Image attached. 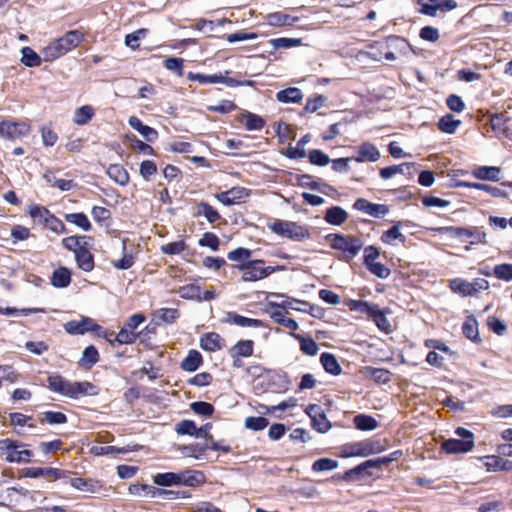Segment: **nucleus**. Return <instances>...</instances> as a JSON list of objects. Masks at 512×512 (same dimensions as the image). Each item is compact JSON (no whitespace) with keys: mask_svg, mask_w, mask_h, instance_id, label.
Segmentation results:
<instances>
[{"mask_svg":"<svg viewBox=\"0 0 512 512\" xmlns=\"http://www.w3.org/2000/svg\"><path fill=\"white\" fill-rule=\"evenodd\" d=\"M91 236L73 235L62 239L63 247L74 253L77 267L84 272H91L95 268L94 255L88 248Z\"/></svg>","mask_w":512,"mask_h":512,"instance_id":"1","label":"nucleus"},{"mask_svg":"<svg viewBox=\"0 0 512 512\" xmlns=\"http://www.w3.org/2000/svg\"><path fill=\"white\" fill-rule=\"evenodd\" d=\"M83 40V32L80 30H70L63 36L55 39L41 51L43 60L45 62H52L78 47Z\"/></svg>","mask_w":512,"mask_h":512,"instance_id":"2","label":"nucleus"},{"mask_svg":"<svg viewBox=\"0 0 512 512\" xmlns=\"http://www.w3.org/2000/svg\"><path fill=\"white\" fill-rule=\"evenodd\" d=\"M325 238L333 249L343 253V258L346 261L356 257L363 247V242L360 238L350 235L329 234Z\"/></svg>","mask_w":512,"mask_h":512,"instance_id":"3","label":"nucleus"},{"mask_svg":"<svg viewBox=\"0 0 512 512\" xmlns=\"http://www.w3.org/2000/svg\"><path fill=\"white\" fill-rule=\"evenodd\" d=\"M264 260H250L238 266L243 271L242 280L245 282H254L268 277L277 270L283 269L281 266L264 267Z\"/></svg>","mask_w":512,"mask_h":512,"instance_id":"4","label":"nucleus"},{"mask_svg":"<svg viewBox=\"0 0 512 512\" xmlns=\"http://www.w3.org/2000/svg\"><path fill=\"white\" fill-rule=\"evenodd\" d=\"M455 434L459 439L450 438L442 443V449L446 453H466L474 447V435L471 431L463 427H458Z\"/></svg>","mask_w":512,"mask_h":512,"instance_id":"5","label":"nucleus"},{"mask_svg":"<svg viewBox=\"0 0 512 512\" xmlns=\"http://www.w3.org/2000/svg\"><path fill=\"white\" fill-rule=\"evenodd\" d=\"M25 444L13 439L0 440V453L5 455L8 462L28 463L33 456V452L28 449L19 450Z\"/></svg>","mask_w":512,"mask_h":512,"instance_id":"6","label":"nucleus"},{"mask_svg":"<svg viewBox=\"0 0 512 512\" xmlns=\"http://www.w3.org/2000/svg\"><path fill=\"white\" fill-rule=\"evenodd\" d=\"M384 450L385 447L379 441L364 440L345 445L342 453L344 457H367L381 453Z\"/></svg>","mask_w":512,"mask_h":512,"instance_id":"7","label":"nucleus"},{"mask_svg":"<svg viewBox=\"0 0 512 512\" xmlns=\"http://www.w3.org/2000/svg\"><path fill=\"white\" fill-rule=\"evenodd\" d=\"M31 126L26 121H0V136L9 140H16L30 133Z\"/></svg>","mask_w":512,"mask_h":512,"instance_id":"8","label":"nucleus"},{"mask_svg":"<svg viewBox=\"0 0 512 512\" xmlns=\"http://www.w3.org/2000/svg\"><path fill=\"white\" fill-rule=\"evenodd\" d=\"M24 475L29 478L47 477L52 481L66 480L69 476L75 474L70 470L53 467H28L24 470Z\"/></svg>","mask_w":512,"mask_h":512,"instance_id":"9","label":"nucleus"},{"mask_svg":"<svg viewBox=\"0 0 512 512\" xmlns=\"http://www.w3.org/2000/svg\"><path fill=\"white\" fill-rule=\"evenodd\" d=\"M447 232L452 236L459 238L462 241L471 239L470 245L486 242V233L481 231L478 227H448Z\"/></svg>","mask_w":512,"mask_h":512,"instance_id":"10","label":"nucleus"},{"mask_svg":"<svg viewBox=\"0 0 512 512\" xmlns=\"http://www.w3.org/2000/svg\"><path fill=\"white\" fill-rule=\"evenodd\" d=\"M100 325L92 318L83 316L80 320H71L64 324V330L70 335H83L87 332L99 330Z\"/></svg>","mask_w":512,"mask_h":512,"instance_id":"11","label":"nucleus"},{"mask_svg":"<svg viewBox=\"0 0 512 512\" xmlns=\"http://www.w3.org/2000/svg\"><path fill=\"white\" fill-rule=\"evenodd\" d=\"M269 228L272 232L282 237L298 239L303 236L302 227L294 222L277 219L269 225Z\"/></svg>","mask_w":512,"mask_h":512,"instance_id":"12","label":"nucleus"},{"mask_svg":"<svg viewBox=\"0 0 512 512\" xmlns=\"http://www.w3.org/2000/svg\"><path fill=\"white\" fill-rule=\"evenodd\" d=\"M250 196V191L245 187H232L227 191H222L220 193L215 194V198L226 206H231L235 204H239L244 201V199Z\"/></svg>","mask_w":512,"mask_h":512,"instance_id":"13","label":"nucleus"},{"mask_svg":"<svg viewBox=\"0 0 512 512\" xmlns=\"http://www.w3.org/2000/svg\"><path fill=\"white\" fill-rule=\"evenodd\" d=\"M71 383V381L64 378L61 374L52 373L47 377L46 386L50 391L68 398Z\"/></svg>","mask_w":512,"mask_h":512,"instance_id":"14","label":"nucleus"},{"mask_svg":"<svg viewBox=\"0 0 512 512\" xmlns=\"http://www.w3.org/2000/svg\"><path fill=\"white\" fill-rule=\"evenodd\" d=\"M205 482L206 477L202 471L188 469L178 472V485L195 488Z\"/></svg>","mask_w":512,"mask_h":512,"instance_id":"15","label":"nucleus"},{"mask_svg":"<svg viewBox=\"0 0 512 512\" xmlns=\"http://www.w3.org/2000/svg\"><path fill=\"white\" fill-rule=\"evenodd\" d=\"M225 346V339L216 332H207L200 337V347L208 352L222 350Z\"/></svg>","mask_w":512,"mask_h":512,"instance_id":"16","label":"nucleus"},{"mask_svg":"<svg viewBox=\"0 0 512 512\" xmlns=\"http://www.w3.org/2000/svg\"><path fill=\"white\" fill-rule=\"evenodd\" d=\"M68 479H69L70 485L79 491H84V492H89V493H97L103 489V484L99 480L85 479V478H81V477L71 478L70 476Z\"/></svg>","mask_w":512,"mask_h":512,"instance_id":"17","label":"nucleus"},{"mask_svg":"<svg viewBox=\"0 0 512 512\" xmlns=\"http://www.w3.org/2000/svg\"><path fill=\"white\" fill-rule=\"evenodd\" d=\"M97 387L89 381H75L71 383L68 398L78 399L86 395H97Z\"/></svg>","mask_w":512,"mask_h":512,"instance_id":"18","label":"nucleus"},{"mask_svg":"<svg viewBox=\"0 0 512 512\" xmlns=\"http://www.w3.org/2000/svg\"><path fill=\"white\" fill-rule=\"evenodd\" d=\"M129 125L139 132L148 142H153L158 138V132L143 122L137 116H131L128 121Z\"/></svg>","mask_w":512,"mask_h":512,"instance_id":"19","label":"nucleus"},{"mask_svg":"<svg viewBox=\"0 0 512 512\" xmlns=\"http://www.w3.org/2000/svg\"><path fill=\"white\" fill-rule=\"evenodd\" d=\"M195 209L196 211L194 213V216H203L207 219L209 223L213 224L221 219L220 213L208 202L201 201L197 203Z\"/></svg>","mask_w":512,"mask_h":512,"instance_id":"20","label":"nucleus"},{"mask_svg":"<svg viewBox=\"0 0 512 512\" xmlns=\"http://www.w3.org/2000/svg\"><path fill=\"white\" fill-rule=\"evenodd\" d=\"M264 311L277 324H279L282 318H285L289 314L288 306L285 304V302L276 303L268 301L267 304L265 305Z\"/></svg>","mask_w":512,"mask_h":512,"instance_id":"21","label":"nucleus"},{"mask_svg":"<svg viewBox=\"0 0 512 512\" xmlns=\"http://www.w3.org/2000/svg\"><path fill=\"white\" fill-rule=\"evenodd\" d=\"M230 323L240 326V327H251V328H259V327H268V325L260 320L254 318H248L237 314L236 312L228 313Z\"/></svg>","mask_w":512,"mask_h":512,"instance_id":"22","label":"nucleus"},{"mask_svg":"<svg viewBox=\"0 0 512 512\" xmlns=\"http://www.w3.org/2000/svg\"><path fill=\"white\" fill-rule=\"evenodd\" d=\"M203 364L201 353L195 349L189 350L187 356L182 360L180 367L187 372H194Z\"/></svg>","mask_w":512,"mask_h":512,"instance_id":"23","label":"nucleus"},{"mask_svg":"<svg viewBox=\"0 0 512 512\" xmlns=\"http://www.w3.org/2000/svg\"><path fill=\"white\" fill-rule=\"evenodd\" d=\"M380 158V152L376 146L371 143H363L358 150V155L354 158L357 162H376Z\"/></svg>","mask_w":512,"mask_h":512,"instance_id":"24","label":"nucleus"},{"mask_svg":"<svg viewBox=\"0 0 512 512\" xmlns=\"http://www.w3.org/2000/svg\"><path fill=\"white\" fill-rule=\"evenodd\" d=\"M100 360V355L97 348L94 345L87 346L80 358L78 364L85 370H90Z\"/></svg>","mask_w":512,"mask_h":512,"instance_id":"25","label":"nucleus"},{"mask_svg":"<svg viewBox=\"0 0 512 512\" xmlns=\"http://www.w3.org/2000/svg\"><path fill=\"white\" fill-rule=\"evenodd\" d=\"M38 423L49 425H62L68 421L67 416L59 411H44L37 416Z\"/></svg>","mask_w":512,"mask_h":512,"instance_id":"26","label":"nucleus"},{"mask_svg":"<svg viewBox=\"0 0 512 512\" xmlns=\"http://www.w3.org/2000/svg\"><path fill=\"white\" fill-rule=\"evenodd\" d=\"M266 20L269 25L283 27V26H293L294 23L298 20L297 17L286 14L284 12L278 11L269 13L266 16Z\"/></svg>","mask_w":512,"mask_h":512,"instance_id":"27","label":"nucleus"},{"mask_svg":"<svg viewBox=\"0 0 512 512\" xmlns=\"http://www.w3.org/2000/svg\"><path fill=\"white\" fill-rule=\"evenodd\" d=\"M501 169L496 166H480L473 171L479 180L497 182L500 180Z\"/></svg>","mask_w":512,"mask_h":512,"instance_id":"28","label":"nucleus"},{"mask_svg":"<svg viewBox=\"0 0 512 512\" xmlns=\"http://www.w3.org/2000/svg\"><path fill=\"white\" fill-rule=\"evenodd\" d=\"M107 175L115 183L125 186L129 183V173L121 164H111L107 168Z\"/></svg>","mask_w":512,"mask_h":512,"instance_id":"29","label":"nucleus"},{"mask_svg":"<svg viewBox=\"0 0 512 512\" xmlns=\"http://www.w3.org/2000/svg\"><path fill=\"white\" fill-rule=\"evenodd\" d=\"M51 284L56 288H65L71 283V271L67 267H59L51 276Z\"/></svg>","mask_w":512,"mask_h":512,"instance_id":"30","label":"nucleus"},{"mask_svg":"<svg viewBox=\"0 0 512 512\" xmlns=\"http://www.w3.org/2000/svg\"><path fill=\"white\" fill-rule=\"evenodd\" d=\"M254 341L252 340H239L234 346L229 349V355H235L242 358H248L253 355Z\"/></svg>","mask_w":512,"mask_h":512,"instance_id":"31","label":"nucleus"},{"mask_svg":"<svg viewBox=\"0 0 512 512\" xmlns=\"http://www.w3.org/2000/svg\"><path fill=\"white\" fill-rule=\"evenodd\" d=\"M348 218V213L340 206L328 208L325 213V221L332 225H341Z\"/></svg>","mask_w":512,"mask_h":512,"instance_id":"32","label":"nucleus"},{"mask_svg":"<svg viewBox=\"0 0 512 512\" xmlns=\"http://www.w3.org/2000/svg\"><path fill=\"white\" fill-rule=\"evenodd\" d=\"M241 123L249 131L261 130L266 124L265 120L261 116L251 112H245L242 114Z\"/></svg>","mask_w":512,"mask_h":512,"instance_id":"33","label":"nucleus"},{"mask_svg":"<svg viewBox=\"0 0 512 512\" xmlns=\"http://www.w3.org/2000/svg\"><path fill=\"white\" fill-rule=\"evenodd\" d=\"M302 97L301 90L296 87L280 90L276 94V99L282 103H298L301 101Z\"/></svg>","mask_w":512,"mask_h":512,"instance_id":"34","label":"nucleus"},{"mask_svg":"<svg viewBox=\"0 0 512 512\" xmlns=\"http://www.w3.org/2000/svg\"><path fill=\"white\" fill-rule=\"evenodd\" d=\"M322 367L333 376H338L342 373L341 365L335 356L330 353H322Z\"/></svg>","mask_w":512,"mask_h":512,"instance_id":"35","label":"nucleus"},{"mask_svg":"<svg viewBox=\"0 0 512 512\" xmlns=\"http://www.w3.org/2000/svg\"><path fill=\"white\" fill-rule=\"evenodd\" d=\"M95 115V110L90 105H84L76 109L73 121L77 125H86Z\"/></svg>","mask_w":512,"mask_h":512,"instance_id":"36","label":"nucleus"},{"mask_svg":"<svg viewBox=\"0 0 512 512\" xmlns=\"http://www.w3.org/2000/svg\"><path fill=\"white\" fill-rule=\"evenodd\" d=\"M64 218L68 223L74 224L84 231H90L92 228L87 215L83 212L68 213L64 215Z\"/></svg>","mask_w":512,"mask_h":512,"instance_id":"37","label":"nucleus"},{"mask_svg":"<svg viewBox=\"0 0 512 512\" xmlns=\"http://www.w3.org/2000/svg\"><path fill=\"white\" fill-rule=\"evenodd\" d=\"M460 124V120L455 119L451 114H446L439 119L437 125L440 131L447 134H454Z\"/></svg>","mask_w":512,"mask_h":512,"instance_id":"38","label":"nucleus"},{"mask_svg":"<svg viewBox=\"0 0 512 512\" xmlns=\"http://www.w3.org/2000/svg\"><path fill=\"white\" fill-rule=\"evenodd\" d=\"M292 336L300 343L301 351L310 356H314L318 352V345L311 337H304L300 334L292 333Z\"/></svg>","mask_w":512,"mask_h":512,"instance_id":"39","label":"nucleus"},{"mask_svg":"<svg viewBox=\"0 0 512 512\" xmlns=\"http://www.w3.org/2000/svg\"><path fill=\"white\" fill-rule=\"evenodd\" d=\"M187 248H188V245H187L185 239L181 238L178 241L161 245L160 251L162 254L173 256V255L181 254Z\"/></svg>","mask_w":512,"mask_h":512,"instance_id":"40","label":"nucleus"},{"mask_svg":"<svg viewBox=\"0 0 512 512\" xmlns=\"http://www.w3.org/2000/svg\"><path fill=\"white\" fill-rule=\"evenodd\" d=\"M463 334L473 342H480L478 323L473 317H468L462 326Z\"/></svg>","mask_w":512,"mask_h":512,"instance_id":"41","label":"nucleus"},{"mask_svg":"<svg viewBox=\"0 0 512 512\" xmlns=\"http://www.w3.org/2000/svg\"><path fill=\"white\" fill-rule=\"evenodd\" d=\"M21 62L27 67H38L42 63V58L31 48L23 47L21 50Z\"/></svg>","mask_w":512,"mask_h":512,"instance_id":"42","label":"nucleus"},{"mask_svg":"<svg viewBox=\"0 0 512 512\" xmlns=\"http://www.w3.org/2000/svg\"><path fill=\"white\" fill-rule=\"evenodd\" d=\"M354 424L361 431H371L377 428V420L369 415L359 414L354 417Z\"/></svg>","mask_w":512,"mask_h":512,"instance_id":"43","label":"nucleus"},{"mask_svg":"<svg viewBox=\"0 0 512 512\" xmlns=\"http://www.w3.org/2000/svg\"><path fill=\"white\" fill-rule=\"evenodd\" d=\"M178 294L182 299L202 301L201 288L196 284H186L181 286Z\"/></svg>","mask_w":512,"mask_h":512,"instance_id":"44","label":"nucleus"},{"mask_svg":"<svg viewBox=\"0 0 512 512\" xmlns=\"http://www.w3.org/2000/svg\"><path fill=\"white\" fill-rule=\"evenodd\" d=\"M346 305L349 307L350 310L359 312L361 314H366L367 316H371L372 312L374 311L376 304L369 303L367 301L362 300H348Z\"/></svg>","mask_w":512,"mask_h":512,"instance_id":"45","label":"nucleus"},{"mask_svg":"<svg viewBox=\"0 0 512 512\" xmlns=\"http://www.w3.org/2000/svg\"><path fill=\"white\" fill-rule=\"evenodd\" d=\"M405 241V236L400 232V223L393 225L389 230L385 231L381 236V241L385 244L392 245L394 240Z\"/></svg>","mask_w":512,"mask_h":512,"instance_id":"46","label":"nucleus"},{"mask_svg":"<svg viewBox=\"0 0 512 512\" xmlns=\"http://www.w3.org/2000/svg\"><path fill=\"white\" fill-rule=\"evenodd\" d=\"M153 481L158 486L178 485V473H175V472L158 473L154 476Z\"/></svg>","mask_w":512,"mask_h":512,"instance_id":"47","label":"nucleus"},{"mask_svg":"<svg viewBox=\"0 0 512 512\" xmlns=\"http://www.w3.org/2000/svg\"><path fill=\"white\" fill-rule=\"evenodd\" d=\"M370 318L373 319V321L375 322V324L377 325V327L380 330H382L384 332L390 331V328H391L390 321L388 320V318L386 317L384 312L379 309L378 305L375 307Z\"/></svg>","mask_w":512,"mask_h":512,"instance_id":"48","label":"nucleus"},{"mask_svg":"<svg viewBox=\"0 0 512 512\" xmlns=\"http://www.w3.org/2000/svg\"><path fill=\"white\" fill-rule=\"evenodd\" d=\"M44 223L49 230L56 234H64L67 231L65 224L51 212L47 215Z\"/></svg>","mask_w":512,"mask_h":512,"instance_id":"49","label":"nucleus"},{"mask_svg":"<svg viewBox=\"0 0 512 512\" xmlns=\"http://www.w3.org/2000/svg\"><path fill=\"white\" fill-rule=\"evenodd\" d=\"M451 289L462 295V296H471L472 294V283L462 280V279H454L450 282Z\"/></svg>","mask_w":512,"mask_h":512,"instance_id":"50","label":"nucleus"},{"mask_svg":"<svg viewBox=\"0 0 512 512\" xmlns=\"http://www.w3.org/2000/svg\"><path fill=\"white\" fill-rule=\"evenodd\" d=\"M364 474L371 476V472L369 471L368 468H366L363 462L358 466L346 471L343 478L344 480L348 481H358L362 478Z\"/></svg>","mask_w":512,"mask_h":512,"instance_id":"51","label":"nucleus"},{"mask_svg":"<svg viewBox=\"0 0 512 512\" xmlns=\"http://www.w3.org/2000/svg\"><path fill=\"white\" fill-rule=\"evenodd\" d=\"M199 246L209 247L213 251H217L220 246L219 237L213 232H205L198 241Z\"/></svg>","mask_w":512,"mask_h":512,"instance_id":"52","label":"nucleus"},{"mask_svg":"<svg viewBox=\"0 0 512 512\" xmlns=\"http://www.w3.org/2000/svg\"><path fill=\"white\" fill-rule=\"evenodd\" d=\"M268 425V419L263 416H250L245 419V427L253 431H261Z\"/></svg>","mask_w":512,"mask_h":512,"instance_id":"53","label":"nucleus"},{"mask_svg":"<svg viewBox=\"0 0 512 512\" xmlns=\"http://www.w3.org/2000/svg\"><path fill=\"white\" fill-rule=\"evenodd\" d=\"M269 43L272 45L273 49H275V50L281 49V48L288 49V48L299 46L301 44V39L281 37V38L271 39L269 41Z\"/></svg>","mask_w":512,"mask_h":512,"instance_id":"54","label":"nucleus"},{"mask_svg":"<svg viewBox=\"0 0 512 512\" xmlns=\"http://www.w3.org/2000/svg\"><path fill=\"white\" fill-rule=\"evenodd\" d=\"M153 497H161L163 499L175 500L178 498L189 497V494L185 491H173L161 488H154Z\"/></svg>","mask_w":512,"mask_h":512,"instance_id":"55","label":"nucleus"},{"mask_svg":"<svg viewBox=\"0 0 512 512\" xmlns=\"http://www.w3.org/2000/svg\"><path fill=\"white\" fill-rule=\"evenodd\" d=\"M187 79L190 81H197L200 84H214L220 82L222 79L220 78V74L213 75H205L201 73H193L189 72L187 74Z\"/></svg>","mask_w":512,"mask_h":512,"instance_id":"56","label":"nucleus"},{"mask_svg":"<svg viewBox=\"0 0 512 512\" xmlns=\"http://www.w3.org/2000/svg\"><path fill=\"white\" fill-rule=\"evenodd\" d=\"M163 66L169 70L176 73L179 77H181L184 73L183 66L184 60L178 57H168L163 61Z\"/></svg>","mask_w":512,"mask_h":512,"instance_id":"57","label":"nucleus"},{"mask_svg":"<svg viewBox=\"0 0 512 512\" xmlns=\"http://www.w3.org/2000/svg\"><path fill=\"white\" fill-rule=\"evenodd\" d=\"M175 430L179 435H189V436H197V432H198L196 424L192 420L180 421L176 425Z\"/></svg>","mask_w":512,"mask_h":512,"instance_id":"58","label":"nucleus"},{"mask_svg":"<svg viewBox=\"0 0 512 512\" xmlns=\"http://www.w3.org/2000/svg\"><path fill=\"white\" fill-rule=\"evenodd\" d=\"M138 336V333L129 331L128 328L122 327L117 333V336H115L114 340H116L117 344L119 345L132 344L137 340Z\"/></svg>","mask_w":512,"mask_h":512,"instance_id":"59","label":"nucleus"},{"mask_svg":"<svg viewBox=\"0 0 512 512\" xmlns=\"http://www.w3.org/2000/svg\"><path fill=\"white\" fill-rule=\"evenodd\" d=\"M191 410L201 416L209 417L214 413V406L204 401L193 402L190 405Z\"/></svg>","mask_w":512,"mask_h":512,"instance_id":"60","label":"nucleus"},{"mask_svg":"<svg viewBox=\"0 0 512 512\" xmlns=\"http://www.w3.org/2000/svg\"><path fill=\"white\" fill-rule=\"evenodd\" d=\"M208 450V445L200 444V443H191L186 445L183 448V451L186 455L190 457H194L196 459L201 458L205 452Z\"/></svg>","mask_w":512,"mask_h":512,"instance_id":"61","label":"nucleus"},{"mask_svg":"<svg viewBox=\"0 0 512 512\" xmlns=\"http://www.w3.org/2000/svg\"><path fill=\"white\" fill-rule=\"evenodd\" d=\"M213 376L209 372H201L190 378L187 383L192 386L204 387L212 383Z\"/></svg>","mask_w":512,"mask_h":512,"instance_id":"62","label":"nucleus"},{"mask_svg":"<svg viewBox=\"0 0 512 512\" xmlns=\"http://www.w3.org/2000/svg\"><path fill=\"white\" fill-rule=\"evenodd\" d=\"M493 275L504 281H512V264H500L493 268Z\"/></svg>","mask_w":512,"mask_h":512,"instance_id":"63","label":"nucleus"},{"mask_svg":"<svg viewBox=\"0 0 512 512\" xmlns=\"http://www.w3.org/2000/svg\"><path fill=\"white\" fill-rule=\"evenodd\" d=\"M180 316L176 308H161L158 310V318L167 324H173Z\"/></svg>","mask_w":512,"mask_h":512,"instance_id":"64","label":"nucleus"}]
</instances>
